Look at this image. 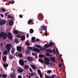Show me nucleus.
I'll return each instance as SVG.
<instances>
[{"mask_svg": "<svg viewBox=\"0 0 78 78\" xmlns=\"http://www.w3.org/2000/svg\"><path fill=\"white\" fill-rule=\"evenodd\" d=\"M36 41H37V42H38V41H40V40H39V39L37 38L36 39Z\"/></svg>", "mask_w": 78, "mask_h": 78, "instance_id": "nucleus-58", "label": "nucleus"}, {"mask_svg": "<svg viewBox=\"0 0 78 78\" xmlns=\"http://www.w3.org/2000/svg\"><path fill=\"white\" fill-rule=\"evenodd\" d=\"M0 16L2 17H3V15L2 14H0Z\"/></svg>", "mask_w": 78, "mask_h": 78, "instance_id": "nucleus-60", "label": "nucleus"}, {"mask_svg": "<svg viewBox=\"0 0 78 78\" xmlns=\"http://www.w3.org/2000/svg\"><path fill=\"white\" fill-rule=\"evenodd\" d=\"M15 42H16V43H17H17H19L18 41V40H17V39H16L15 40Z\"/></svg>", "mask_w": 78, "mask_h": 78, "instance_id": "nucleus-42", "label": "nucleus"}, {"mask_svg": "<svg viewBox=\"0 0 78 78\" xmlns=\"http://www.w3.org/2000/svg\"><path fill=\"white\" fill-rule=\"evenodd\" d=\"M39 56L40 58H43V57H45V55L42 54H40L39 55Z\"/></svg>", "mask_w": 78, "mask_h": 78, "instance_id": "nucleus-33", "label": "nucleus"}, {"mask_svg": "<svg viewBox=\"0 0 78 78\" xmlns=\"http://www.w3.org/2000/svg\"><path fill=\"white\" fill-rule=\"evenodd\" d=\"M56 76V75H52L51 76V77H50V78H54L55 76Z\"/></svg>", "mask_w": 78, "mask_h": 78, "instance_id": "nucleus-39", "label": "nucleus"}, {"mask_svg": "<svg viewBox=\"0 0 78 78\" xmlns=\"http://www.w3.org/2000/svg\"><path fill=\"white\" fill-rule=\"evenodd\" d=\"M35 40L36 38L35 37H32L31 38V40L33 43H34V42H36V41Z\"/></svg>", "mask_w": 78, "mask_h": 78, "instance_id": "nucleus-20", "label": "nucleus"}, {"mask_svg": "<svg viewBox=\"0 0 78 78\" xmlns=\"http://www.w3.org/2000/svg\"><path fill=\"white\" fill-rule=\"evenodd\" d=\"M9 24L10 25H13V20H10L9 21Z\"/></svg>", "mask_w": 78, "mask_h": 78, "instance_id": "nucleus-19", "label": "nucleus"}, {"mask_svg": "<svg viewBox=\"0 0 78 78\" xmlns=\"http://www.w3.org/2000/svg\"><path fill=\"white\" fill-rule=\"evenodd\" d=\"M19 53H20L19 52H16L15 54L16 56H17V57H19Z\"/></svg>", "mask_w": 78, "mask_h": 78, "instance_id": "nucleus-35", "label": "nucleus"}, {"mask_svg": "<svg viewBox=\"0 0 78 78\" xmlns=\"http://www.w3.org/2000/svg\"><path fill=\"white\" fill-rule=\"evenodd\" d=\"M29 32L30 34H32L34 33V30L32 29H30V30Z\"/></svg>", "mask_w": 78, "mask_h": 78, "instance_id": "nucleus-23", "label": "nucleus"}, {"mask_svg": "<svg viewBox=\"0 0 78 78\" xmlns=\"http://www.w3.org/2000/svg\"><path fill=\"white\" fill-rule=\"evenodd\" d=\"M37 72H38V73H39V74L41 73V70H37Z\"/></svg>", "mask_w": 78, "mask_h": 78, "instance_id": "nucleus-49", "label": "nucleus"}, {"mask_svg": "<svg viewBox=\"0 0 78 78\" xmlns=\"http://www.w3.org/2000/svg\"><path fill=\"white\" fill-rule=\"evenodd\" d=\"M51 61H52L53 62H55L56 61H55V57H52L50 58Z\"/></svg>", "mask_w": 78, "mask_h": 78, "instance_id": "nucleus-14", "label": "nucleus"}, {"mask_svg": "<svg viewBox=\"0 0 78 78\" xmlns=\"http://www.w3.org/2000/svg\"><path fill=\"white\" fill-rule=\"evenodd\" d=\"M44 59L45 60V64H46V65H49V64H50V62H49V61H50V59L49 58L46 57L44 58Z\"/></svg>", "mask_w": 78, "mask_h": 78, "instance_id": "nucleus-4", "label": "nucleus"}, {"mask_svg": "<svg viewBox=\"0 0 78 78\" xmlns=\"http://www.w3.org/2000/svg\"><path fill=\"white\" fill-rule=\"evenodd\" d=\"M12 47V45L10 44H7L5 46V48L6 49V50L8 51V52L9 53L11 49V47Z\"/></svg>", "mask_w": 78, "mask_h": 78, "instance_id": "nucleus-2", "label": "nucleus"}, {"mask_svg": "<svg viewBox=\"0 0 78 78\" xmlns=\"http://www.w3.org/2000/svg\"><path fill=\"white\" fill-rule=\"evenodd\" d=\"M27 60L29 62H32V61L34 60V59L33 57H28L27 58Z\"/></svg>", "mask_w": 78, "mask_h": 78, "instance_id": "nucleus-9", "label": "nucleus"}, {"mask_svg": "<svg viewBox=\"0 0 78 78\" xmlns=\"http://www.w3.org/2000/svg\"><path fill=\"white\" fill-rule=\"evenodd\" d=\"M40 74V77H42V74L41 73Z\"/></svg>", "mask_w": 78, "mask_h": 78, "instance_id": "nucleus-57", "label": "nucleus"}, {"mask_svg": "<svg viewBox=\"0 0 78 78\" xmlns=\"http://www.w3.org/2000/svg\"><path fill=\"white\" fill-rule=\"evenodd\" d=\"M8 14H9L8 13H6L5 15V16L6 17H7L8 16Z\"/></svg>", "mask_w": 78, "mask_h": 78, "instance_id": "nucleus-53", "label": "nucleus"}, {"mask_svg": "<svg viewBox=\"0 0 78 78\" xmlns=\"http://www.w3.org/2000/svg\"><path fill=\"white\" fill-rule=\"evenodd\" d=\"M46 56H50L51 55H50V54L48 53H46Z\"/></svg>", "mask_w": 78, "mask_h": 78, "instance_id": "nucleus-45", "label": "nucleus"}, {"mask_svg": "<svg viewBox=\"0 0 78 78\" xmlns=\"http://www.w3.org/2000/svg\"><path fill=\"white\" fill-rule=\"evenodd\" d=\"M32 54L33 56H37V53L34 52H33Z\"/></svg>", "mask_w": 78, "mask_h": 78, "instance_id": "nucleus-31", "label": "nucleus"}, {"mask_svg": "<svg viewBox=\"0 0 78 78\" xmlns=\"http://www.w3.org/2000/svg\"><path fill=\"white\" fill-rule=\"evenodd\" d=\"M10 19H13V16H10Z\"/></svg>", "mask_w": 78, "mask_h": 78, "instance_id": "nucleus-62", "label": "nucleus"}, {"mask_svg": "<svg viewBox=\"0 0 78 78\" xmlns=\"http://www.w3.org/2000/svg\"><path fill=\"white\" fill-rule=\"evenodd\" d=\"M19 64L20 66H24L25 62H24L23 60V59H20L19 60Z\"/></svg>", "mask_w": 78, "mask_h": 78, "instance_id": "nucleus-8", "label": "nucleus"}, {"mask_svg": "<svg viewBox=\"0 0 78 78\" xmlns=\"http://www.w3.org/2000/svg\"><path fill=\"white\" fill-rule=\"evenodd\" d=\"M17 71L19 73H23V69L20 67L17 69Z\"/></svg>", "mask_w": 78, "mask_h": 78, "instance_id": "nucleus-10", "label": "nucleus"}, {"mask_svg": "<svg viewBox=\"0 0 78 78\" xmlns=\"http://www.w3.org/2000/svg\"><path fill=\"white\" fill-rule=\"evenodd\" d=\"M44 47L45 48H49V47H51V45L48 44H45Z\"/></svg>", "mask_w": 78, "mask_h": 78, "instance_id": "nucleus-15", "label": "nucleus"}, {"mask_svg": "<svg viewBox=\"0 0 78 78\" xmlns=\"http://www.w3.org/2000/svg\"><path fill=\"white\" fill-rule=\"evenodd\" d=\"M3 66L4 68H6V67H7L8 66V64H5V63H3Z\"/></svg>", "mask_w": 78, "mask_h": 78, "instance_id": "nucleus-25", "label": "nucleus"}, {"mask_svg": "<svg viewBox=\"0 0 78 78\" xmlns=\"http://www.w3.org/2000/svg\"><path fill=\"white\" fill-rule=\"evenodd\" d=\"M2 12H5L6 11V10L4 8H2Z\"/></svg>", "mask_w": 78, "mask_h": 78, "instance_id": "nucleus-38", "label": "nucleus"}, {"mask_svg": "<svg viewBox=\"0 0 78 78\" xmlns=\"http://www.w3.org/2000/svg\"><path fill=\"white\" fill-rule=\"evenodd\" d=\"M33 50L34 51H35V52H36L37 53H39L40 52H41L40 50L37 48H34L33 49Z\"/></svg>", "mask_w": 78, "mask_h": 78, "instance_id": "nucleus-11", "label": "nucleus"}, {"mask_svg": "<svg viewBox=\"0 0 78 78\" xmlns=\"http://www.w3.org/2000/svg\"><path fill=\"white\" fill-rule=\"evenodd\" d=\"M5 23H6V20H0V24L1 25H3Z\"/></svg>", "mask_w": 78, "mask_h": 78, "instance_id": "nucleus-5", "label": "nucleus"}, {"mask_svg": "<svg viewBox=\"0 0 78 78\" xmlns=\"http://www.w3.org/2000/svg\"><path fill=\"white\" fill-rule=\"evenodd\" d=\"M11 17V16L10 15H8V18H10V17Z\"/></svg>", "mask_w": 78, "mask_h": 78, "instance_id": "nucleus-59", "label": "nucleus"}, {"mask_svg": "<svg viewBox=\"0 0 78 78\" xmlns=\"http://www.w3.org/2000/svg\"><path fill=\"white\" fill-rule=\"evenodd\" d=\"M18 57H20V58H22L23 57V55L22 54L19 53V55L18 56Z\"/></svg>", "mask_w": 78, "mask_h": 78, "instance_id": "nucleus-36", "label": "nucleus"}, {"mask_svg": "<svg viewBox=\"0 0 78 78\" xmlns=\"http://www.w3.org/2000/svg\"><path fill=\"white\" fill-rule=\"evenodd\" d=\"M38 61L39 62H41V63H44V61L41 58H39L38 59Z\"/></svg>", "mask_w": 78, "mask_h": 78, "instance_id": "nucleus-17", "label": "nucleus"}, {"mask_svg": "<svg viewBox=\"0 0 78 78\" xmlns=\"http://www.w3.org/2000/svg\"><path fill=\"white\" fill-rule=\"evenodd\" d=\"M36 47H38V48H41V46L38 45H36Z\"/></svg>", "mask_w": 78, "mask_h": 78, "instance_id": "nucleus-40", "label": "nucleus"}, {"mask_svg": "<svg viewBox=\"0 0 78 78\" xmlns=\"http://www.w3.org/2000/svg\"><path fill=\"white\" fill-rule=\"evenodd\" d=\"M56 51L58 53V54H59V51H58V49L57 48H56Z\"/></svg>", "mask_w": 78, "mask_h": 78, "instance_id": "nucleus-54", "label": "nucleus"}, {"mask_svg": "<svg viewBox=\"0 0 78 78\" xmlns=\"http://www.w3.org/2000/svg\"><path fill=\"white\" fill-rule=\"evenodd\" d=\"M13 33L15 34H19V32L17 30H15L13 31Z\"/></svg>", "mask_w": 78, "mask_h": 78, "instance_id": "nucleus-21", "label": "nucleus"}, {"mask_svg": "<svg viewBox=\"0 0 78 78\" xmlns=\"http://www.w3.org/2000/svg\"><path fill=\"white\" fill-rule=\"evenodd\" d=\"M29 75L32 76H34V75H35V74L34 73H29Z\"/></svg>", "mask_w": 78, "mask_h": 78, "instance_id": "nucleus-29", "label": "nucleus"}, {"mask_svg": "<svg viewBox=\"0 0 78 78\" xmlns=\"http://www.w3.org/2000/svg\"><path fill=\"white\" fill-rule=\"evenodd\" d=\"M2 76L3 78H6V76H7V74H2Z\"/></svg>", "mask_w": 78, "mask_h": 78, "instance_id": "nucleus-32", "label": "nucleus"}, {"mask_svg": "<svg viewBox=\"0 0 78 78\" xmlns=\"http://www.w3.org/2000/svg\"><path fill=\"white\" fill-rule=\"evenodd\" d=\"M26 36H27V38H28V37H29V34H26Z\"/></svg>", "mask_w": 78, "mask_h": 78, "instance_id": "nucleus-55", "label": "nucleus"}, {"mask_svg": "<svg viewBox=\"0 0 78 78\" xmlns=\"http://www.w3.org/2000/svg\"><path fill=\"white\" fill-rule=\"evenodd\" d=\"M45 78H50V77L47 76V77H45Z\"/></svg>", "mask_w": 78, "mask_h": 78, "instance_id": "nucleus-64", "label": "nucleus"}, {"mask_svg": "<svg viewBox=\"0 0 78 78\" xmlns=\"http://www.w3.org/2000/svg\"><path fill=\"white\" fill-rule=\"evenodd\" d=\"M28 50H33V49L32 48V47H28Z\"/></svg>", "mask_w": 78, "mask_h": 78, "instance_id": "nucleus-37", "label": "nucleus"}, {"mask_svg": "<svg viewBox=\"0 0 78 78\" xmlns=\"http://www.w3.org/2000/svg\"><path fill=\"white\" fill-rule=\"evenodd\" d=\"M41 50H44V48H42L41 47Z\"/></svg>", "mask_w": 78, "mask_h": 78, "instance_id": "nucleus-61", "label": "nucleus"}, {"mask_svg": "<svg viewBox=\"0 0 78 78\" xmlns=\"http://www.w3.org/2000/svg\"><path fill=\"white\" fill-rule=\"evenodd\" d=\"M26 53H27V54H29V53H30V51L28 50H26Z\"/></svg>", "mask_w": 78, "mask_h": 78, "instance_id": "nucleus-34", "label": "nucleus"}, {"mask_svg": "<svg viewBox=\"0 0 78 78\" xmlns=\"http://www.w3.org/2000/svg\"><path fill=\"white\" fill-rule=\"evenodd\" d=\"M19 17L20 18H22V17H23V16L22 15H19Z\"/></svg>", "mask_w": 78, "mask_h": 78, "instance_id": "nucleus-52", "label": "nucleus"}, {"mask_svg": "<svg viewBox=\"0 0 78 78\" xmlns=\"http://www.w3.org/2000/svg\"><path fill=\"white\" fill-rule=\"evenodd\" d=\"M4 55H8V51L5 50L4 51Z\"/></svg>", "mask_w": 78, "mask_h": 78, "instance_id": "nucleus-28", "label": "nucleus"}, {"mask_svg": "<svg viewBox=\"0 0 78 78\" xmlns=\"http://www.w3.org/2000/svg\"><path fill=\"white\" fill-rule=\"evenodd\" d=\"M29 70H30V72H33V70H32L31 68H29Z\"/></svg>", "mask_w": 78, "mask_h": 78, "instance_id": "nucleus-51", "label": "nucleus"}, {"mask_svg": "<svg viewBox=\"0 0 78 78\" xmlns=\"http://www.w3.org/2000/svg\"><path fill=\"white\" fill-rule=\"evenodd\" d=\"M10 76L11 78H14V77L16 76V73H12V74H10Z\"/></svg>", "mask_w": 78, "mask_h": 78, "instance_id": "nucleus-13", "label": "nucleus"}, {"mask_svg": "<svg viewBox=\"0 0 78 78\" xmlns=\"http://www.w3.org/2000/svg\"><path fill=\"white\" fill-rule=\"evenodd\" d=\"M30 44V43H28V42H26L25 43V44L26 45H29V44Z\"/></svg>", "mask_w": 78, "mask_h": 78, "instance_id": "nucleus-47", "label": "nucleus"}, {"mask_svg": "<svg viewBox=\"0 0 78 78\" xmlns=\"http://www.w3.org/2000/svg\"><path fill=\"white\" fill-rule=\"evenodd\" d=\"M21 39L22 41H24L25 39V36L24 35L22 36L21 37Z\"/></svg>", "mask_w": 78, "mask_h": 78, "instance_id": "nucleus-18", "label": "nucleus"}, {"mask_svg": "<svg viewBox=\"0 0 78 78\" xmlns=\"http://www.w3.org/2000/svg\"><path fill=\"white\" fill-rule=\"evenodd\" d=\"M2 60L3 61H6V56H3L2 57Z\"/></svg>", "mask_w": 78, "mask_h": 78, "instance_id": "nucleus-24", "label": "nucleus"}, {"mask_svg": "<svg viewBox=\"0 0 78 78\" xmlns=\"http://www.w3.org/2000/svg\"><path fill=\"white\" fill-rule=\"evenodd\" d=\"M18 78H22V76L21 75H20L18 76Z\"/></svg>", "mask_w": 78, "mask_h": 78, "instance_id": "nucleus-56", "label": "nucleus"}, {"mask_svg": "<svg viewBox=\"0 0 78 78\" xmlns=\"http://www.w3.org/2000/svg\"><path fill=\"white\" fill-rule=\"evenodd\" d=\"M62 65H64V63H63L62 64H59L58 65V66L59 67H61Z\"/></svg>", "mask_w": 78, "mask_h": 78, "instance_id": "nucleus-44", "label": "nucleus"}, {"mask_svg": "<svg viewBox=\"0 0 78 78\" xmlns=\"http://www.w3.org/2000/svg\"><path fill=\"white\" fill-rule=\"evenodd\" d=\"M9 3L10 4H14V1H11V2L10 1H9Z\"/></svg>", "mask_w": 78, "mask_h": 78, "instance_id": "nucleus-30", "label": "nucleus"}, {"mask_svg": "<svg viewBox=\"0 0 78 78\" xmlns=\"http://www.w3.org/2000/svg\"><path fill=\"white\" fill-rule=\"evenodd\" d=\"M47 72H48L49 73H51V70H48L47 71Z\"/></svg>", "mask_w": 78, "mask_h": 78, "instance_id": "nucleus-48", "label": "nucleus"}, {"mask_svg": "<svg viewBox=\"0 0 78 78\" xmlns=\"http://www.w3.org/2000/svg\"><path fill=\"white\" fill-rule=\"evenodd\" d=\"M17 50L18 51H19L20 52L21 51H22V47H21L19 46H17Z\"/></svg>", "mask_w": 78, "mask_h": 78, "instance_id": "nucleus-12", "label": "nucleus"}, {"mask_svg": "<svg viewBox=\"0 0 78 78\" xmlns=\"http://www.w3.org/2000/svg\"><path fill=\"white\" fill-rule=\"evenodd\" d=\"M31 67L34 69V70H35L36 69V66L33 65H31Z\"/></svg>", "mask_w": 78, "mask_h": 78, "instance_id": "nucleus-22", "label": "nucleus"}, {"mask_svg": "<svg viewBox=\"0 0 78 78\" xmlns=\"http://www.w3.org/2000/svg\"><path fill=\"white\" fill-rule=\"evenodd\" d=\"M41 30H45V35L46 36L48 35V33L47 32V29H45V26H41Z\"/></svg>", "mask_w": 78, "mask_h": 78, "instance_id": "nucleus-3", "label": "nucleus"}, {"mask_svg": "<svg viewBox=\"0 0 78 78\" xmlns=\"http://www.w3.org/2000/svg\"><path fill=\"white\" fill-rule=\"evenodd\" d=\"M8 37L9 40H11L12 39V35L11 33L9 32L8 33Z\"/></svg>", "mask_w": 78, "mask_h": 78, "instance_id": "nucleus-7", "label": "nucleus"}, {"mask_svg": "<svg viewBox=\"0 0 78 78\" xmlns=\"http://www.w3.org/2000/svg\"><path fill=\"white\" fill-rule=\"evenodd\" d=\"M46 52L50 53H52L53 51L51 49H46Z\"/></svg>", "mask_w": 78, "mask_h": 78, "instance_id": "nucleus-16", "label": "nucleus"}, {"mask_svg": "<svg viewBox=\"0 0 78 78\" xmlns=\"http://www.w3.org/2000/svg\"><path fill=\"white\" fill-rule=\"evenodd\" d=\"M3 37L4 39H6L8 37V34L4 32H2L0 33V37Z\"/></svg>", "mask_w": 78, "mask_h": 78, "instance_id": "nucleus-1", "label": "nucleus"}, {"mask_svg": "<svg viewBox=\"0 0 78 78\" xmlns=\"http://www.w3.org/2000/svg\"><path fill=\"white\" fill-rule=\"evenodd\" d=\"M37 17L38 19L39 20H42V19H43V18H44V16H43V15H42V14L41 13H40L38 15Z\"/></svg>", "mask_w": 78, "mask_h": 78, "instance_id": "nucleus-6", "label": "nucleus"}, {"mask_svg": "<svg viewBox=\"0 0 78 78\" xmlns=\"http://www.w3.org/2000/svg\"><path fill=\"white\" fill-rule=\"evenodd\" d=\"M16 37H18V38H20L21 37V35H16Z\"/></svg>", "mask_w": 78, "mask_h": 78, "instance_id": "nucleus-43", "label": "nucleus"}, {"mask_svg": "<svg viewBox=\"0 0 78 78\" xmlns=\"http://www.w3.org/2000/svg\"><path fill=\"white\" fill-rule=\"evenodd\" d=\"M11 53H14V50L13 49L11 51Z\"/></svg>", "mask_w": 78, "mask_h": 78, "instance_id": "nucleus-50", "label": "nucleus"}, {"mask_svg": "<svg viewBox=\"0 0 78 78\" xmlns=\"http://www.w3.org/2000/svg\"><path fill=\"white\" fill-rule=\"evenodd\" d=\"M49 44H50L49 45H51H51H53V43H52L51 42H50Z\"/></svg>", "mask_w": 78, "mask_h": 78, "instance_id": "nucleus-46", "label": "nucleus"}, {"mask_svg": "<svg viewBox=\"0 0 78 78\" xmlns=\"http://www.w3.org/2000/svg\"><path fill=\"white\" fill-rule=\"evenodd\" d=\"M9 58L10 59H12L13 58L12 57V55H10L9 57Z\"/></svg>", "mask_w": 78, "mask_h": 78, "instance_id": "nucleus-41", "label": "nucleus"}, {"mask_svg": "<svg viewBox=\"0 0 78 78\" xmlns=\"http://www.w3.org/2000/svg\"><path fill=\"white\" fill-rule=\"evenodd\" d=\"M32 22H33V20H28V24H29V25H30V23H31Z\"/></svg>", "mask_w": 78, "mask_h": 78, "instance_id": "nucleus-27", "label": "nucleus"}, {"mask_svg": "<svg viewBox=\"0 0 78 78\" xmlns=\"http://www.w3.org/2000/svg\"><path fill=\"white\" fill-rule=\"evenodd\" d=\"M24 67L25 70H26V69H29V66L28 65H26L24 66Z\"/></svg>", "mask_w": 78, "mask_h": 78, "instance_id": "nucleus-26", "label": "nucleus"}, {"mask_svg": "<svg viewBox=\"0 0 78 78\" xmlns=\"http://www.w3.org/2000/svg\"><path fill=\"white\" fill-rule=\"evenodd\" d=\"M52 51L53 52V53H55V50L53 49Z\"/></svg>", "mask_w": 78, "mask_h": 78, "instance_id": "nucleus-63", "label": "nucleus"}]
</instances>
